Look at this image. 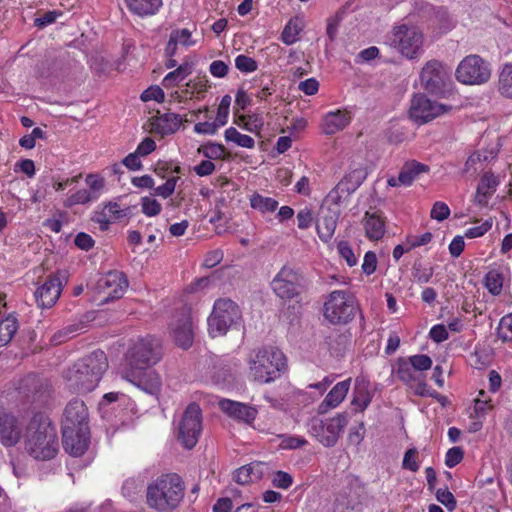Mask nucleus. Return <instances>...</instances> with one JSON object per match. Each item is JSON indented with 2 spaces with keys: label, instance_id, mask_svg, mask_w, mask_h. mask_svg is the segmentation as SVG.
<instances>
[{
  "label": "nucleus",
  "instance_id": "1",
  "mask_svg": "<svg viewBox=\"0 0 512 512\" xmlns=\"http://www.w3.org/2000/svg\"><path fill=\"white\" fill-rule=\"evenodd\" d=\"M26 452L35 460L49 461L59 452L56 426L45 414L35 413L29 420L24 434Z\"/></svg>",
  "mask_w": 512,
  "mask_h": 512
},
{
  "label": "nucleus",
  "instance_id": "2",
  "mask_svg": "<svg viewBox=\"0 0 512 512\" xmlns=\"http://www.w3.org/2000/svg\"><path fill=\"white\" fill-rule=\"evenodd\" d=\"M107 368L106 354L101 350H95L68 367L63 372V379L71 392L84 394L98 386Z\"/></svg>",
  "mask_w": 512,
  "mask_h": 512
},
{
  "label": "nucleus",
  "instance_id": "3",
  "mask_svg": "<svg viewBox=\"0 0 512 512\" xmlns=\"http://www.w3.org/2000/svg\"><path fill=\"white\" fill-rule=\"evenodd\" d=\"M184 495L185 484L178 474H162L148 484L146 503L158 512H171L180 505Z\"/></svg>",
  "mask_w": 512,
  "mask_h": 512
},
{
  "label": "nucleus",
  "instance_id": "4",
  "mask_svg": "<svg viewBox=\"0 0 512 512\" xmlns=\"http://www.w3.org/2000/svg\"><path fill=\"white\" fill-rule=\"evenodd\" d=\"M287 370V359L276 347L254 350L248 359V379L259 384H268L278 379Z\"/></svg>",
  "mask_w": 512,
  "mask_h": 512
},
{
  "label": "nucleus",
  "instance_id": "5",
  "mask_svg": "<svg viewBox=\"0 0 512 512\" xmlns=\"http://www.w3.org/2000/svg\"><path fill=\"white\" fill-rule=\"evenodd\" d=\"M358 308L355 296L347 290L330 292L323 303V316L332 325L350 323Z\"/></svg>",
  "mask_w": 512,
  "mask_h": 512
},
{
  "label": "nucleus",
  "instance_id": "6",
  "mask_svg": "<svg viewBox=\"0 0 512 512\" xmlns=\"http://www.w3.org/2000/svg\"><path fill=\"white\" fill-rule=\"evenodd\" d=\"M240 319L241 310L237 303L229 298L217 299L207 319L209 335L213 338L224 336Z\"/></svg>",
  "mask_w": 512,
  "mask_h": 512
},
{
  "label": "nucleus",
  "instance_id": "7",
  "mask_svg": "<svg viewBox=\"0 0 512 512\" xmlns=\"http://www.w3.org/2000/svg\"><path fill=\"white\" fill-rule=\"evenodd\" d=\"M348 423L346 413H337L335 416L322 419L312 417L306 424L307 432L325 447H333Z\"/></svg>",
  "mask_w": 512,
  "mask_h": 512
},
{
  "label": "nucleus",
  "instance_id": "8",
  "mask_svg": "<svg viewBox=\"0 0 512 512\" xmlns=\"http://www.w3.org/2000/svg\"><path fill=\"white\" fill-rule=\"evenodd\" d=\"M275 295L283 301L298 299L305 289L303 274L289 265H284L271 281Z\"/></svg>",
  "mask_w": 512,
  "mask_h": 512
},
{
  "label": "nucleus",
  "instance_id": "9",
  "mask_svg": "<svg viewBox=\"0 0 512 512\" xmlns=\"http://www.w3.org/2000/svg\"><path fill=\"white\" fill-rule=\"evenodd\" d=\"M161 345L158 339L147 336L138 339L127 351L128 369L150 367L161 359Z\"/></svg>",
  "mask_w": 512,
  "mask_h": 512
},
{
  "label": "nucleus",
  "instance_id": "10",
  "mask_svg": "<svg viewBox=\"0 0 512 512\" xmlns=\"http://www.w3.org/2000/svg\"><path fill=\"white\" fill-rule=\"evenodd\" d=\"M202 433V411L200 406L190 403L178 424L177 438L184 448L192 449L196 446Z\"/></svg>",
  "mask_w": 512,
  "mask_h": 512
},
{
  "label": "nucleus",
  "instance_id": "11",
  "mask_svg": "<svg viewBox=\"0 0 512 512\" xmlns=\"http://www.w3.org/2000/svg\"><path fill=\"white\" fill-rule=\"evenodd\" d=\"M456 79L467 85L486 83L491 77L489 63L478 55L466 56L458 65Z\"/></svg>",
  "mask_w": 512,
  "mask_h": 512
},
{
  "label": "nucleus",
  "instance_id": "12",
  "mask_svg": "<svg viewBox=\"0 0 512 512\" xmlns=\"http://www.w3.org/2000/svg\"><path fill=\"white\" fill-rule=\"evenodd\" d=\"M392 44L403 56L415 59L422 52L423 33L415 26H397L393 30Z\"/></svg>",
  "mask_w": 512,
  "mask_h": 512
},
{
  "label": "nucleus",
  "instance_id": "13",
  "mask_svg": "<svg viewBox=\"0 0 512 512\" xmlns=\"http://www.w3.org/2000/svg\"><path fill=\"white\" fill-rule=\"evenodd\" d=\"M395 375L398 380L403 382L414 394L420 397L437 398L438 392L432 390L426 382V377L420 374L404 357L398 358L396 362Z\"/></svg>",
  "mask_w": 512,
  "mask_h": 512
},
{
  "label": "nucleus",
  "instance_id": "14",
  "mask_svg": "<svg viewBox=\"0 0 512 512\" xmlns=\"http://www.w3.org/2000/svg\"><path fill=\"white\" fill-rule=\"evenodd\" d=\"M452 110L451 105L432 101L424 94H416L412 98L409 115L418 125H422Z\"/></svg>",
  "mask_w": 512,
  "mask_h": 512
},
{
  "label": "nucleus",
  "instance_id": "15",
  "mask_svg": "<svg viewBox=\"0 0 512 512\" xmlns=\"http://www.w3.org/2000/svg\"><path fill=\"white\" fill-rule=\"evenodd\" d=\"M127 287V278L120 271H109L97 281V292L101 296V302L103 303L121 298Z\"/></svg>",
  "mask_w": 512,
  "mask_h": 512
},
{
  "label": "nucleus",
  "instance_id": "16",
  "mask_svg": "<svg viewBox=\"0 0 512 512\" xmlns=\"http://www.w3.org/2000/svg\"><path fill=\"white\" fill-rule=\"evenodd\" d=\"M171 333L175 343L183 348L191 347L194 339V327L191 316V308L184 306L175 314L170 323Z\"/></svg>",
  "mask_w": 512,
  "mask_h": 512
},
{
  "label": "nucleus",
  "instance_id": "17",
  "mask_svg": "<svg viewBox=\"0 0 512 512\" xmlns=\"http://www.w3.org/2000/svg\"><path fill=\"white\" fill-rule=\"evenodd\" d=\"M449 79V70L438 60L428 61L420 73V81L424 89L430 93H438Z\"/></svg>",
  "mask_w": 512,
  "mask_h": 512
},
{
  "label": "nucleus",
  "instance_id": "18",
  "mask_svg": "<svg viewBox=\"0 0 512 512\" xmlns=\"http://www.w3.org/2000/svg\"><path fill=\"white\" fill-rule=\"evenodd\" d=\"M62 445L66 453L82 456L89 445V427H62Z\"/></svg>",
  "mask_w": 512,
  "mask_h": 512
},
{
  "label": "nucleus",
  "instance_id": "19",
  "mask_svg": "<svg viewBox=\"0 0 512 512\" xmlns=\"http://www.w3.org/2000/svg\"><path fill=\"white\" fill-rule=\"evenodd\" d=\"M124 378L150 395H157L162 387L159 374L149 367L128 369Z\"/></svg>",
  "mask_w": 512,
  "mask_h": 512
},
{
  "label": "nucleus",
  "instance_id": "20",
  "mask_svg": "<svg viewBox=\"0 0 512 512\" xmlns=\"http://www.w3.org/2000/svg\"><path fill=\"white\" fill-rule=\"evenodd\" d=\"M23 436V422L14 414L0 410V443L5 447L15 446Z\"/></svg>",
  "mask_w": 512,
  "mask_h": 512
},
{
  "label": "nucleus",
  "instance_id": "21",
  "mask_svg": "<svg viewBox=\"0 0 512 512\" xmlns=\"http://www.w3.org/2000/svg\"><path fill=\"white\" fill-rule=\"evenodd\" d=\"M62 292V283L58 276L50 275L36 289L34 297L38 307L51 308L59 299Z\"/></svg>",
  "mask_w": 512,
  "mask_h": 512
},
{
  "label": "nucleus",
  "instance_id": "22",
  "mask_svg": "<svg viewBox=\"0 0 512 512\" xmlns=\"http://www.w3.org/2000/svg\"><path fill=\"white\" fill-rule=\"evenodd\" d=\"M429 171L430 167L428 165L417 160H408L403 164L398 177H390L387 184L391 187L411 186L420 175Z\"/></svg>",
  "mask_w": 512,
  "mask_h": 512
},
{
  "label": "nucleus",
  "instance_id": "23",
  "mask_svg": "<svg viewBox=\"0 0 512 512\" xmlns=\"http://www.w3.org/2000/svg\"><path fill=\"white\" fill-rule=\"evenodd\" d=\"M351 121V113L346 109L329 111L322 118L321 130L323 134L331 136L344 130Z\"/></svg>",
  "mask_w": 512,
  "mask_h": 512
},
{
  "label": "nucleus",
  "instance_id": "24",
  "mask_svg": "<svg viewBox=\"0 0 512 512\" xmlns=\"http://www.w3.org/2000/svg\"><path fill=\"white\" fill-rule=\"evenodd\" d=\"M127 214L128 208L122 209L117 202H108L103 205L101 210L94 212L91 220L99 224L101 231H106L111 223L119 221Z\"/></svg>",
  "mask_w": 512,
  "mask_h": 512
},
{
  "label": "nucleus",
  "instance_id": "25",
  "mask_svg": "<svg viewBox=\"0 0 512 512\" xmlns=\"http://www.w3.org/2000/svg\"><path fill=\"white\" fill-rule=\"evenodd\" d=\"M350 385L351 378L340 381L336 385H334L332 389L328 392L326 397L318 405L317 413L319 415H324L328 413L331 409L338 407L346 398L347 393L350 389Z\"/></svg>",
  "mask_w": 512,
  "mask_h": 512
},
{
  "label": "nucleus",
  "instance_id": "26",
  "mask_svg": "<svg viewBox=\"0 0 512 512\" xmlns=\"http://www.w3.org/2000/svg\"><path fill=\"white\" fill-rule=\"evenodd\" d=\"M63 426L89 427L88 409L83 400L75 398L66 405Z\"/></svg>",
  "mask_w": 512,
  "mask_h": 512
},
{
  "label": "nucleus",
  "instance_id": "27",
  "mask_svg": "<svg viewBox=\"0 0 512 512\" xmlns=\"http://www.w3.org/2000/svg\"><path fill=\"white\" fill-rule=\"evenodd\" d=\"M365 236L370 241L381 240L386 233V217L381 211H366L363 217Z\"/></svg>",
  "mask_w": 512,
  "mask_h": 512
},
{
  "label": "nucleus",
  "instance_id": "28",
  "mask_svg": "<svg viewBox=\"0 0 512 512\" xmlns=\"http://www.w3.org/2000/svg\"><path fill=\"white\" fill-rule=\"evenodd\" d=\"M219 406L228 416L246 423L253 422L257 416L255 408L241 402L223 399L219 402Z\"/></svg>",
  "mask_w": 512,
  "mask_h": 512
},
{
  "label": "nucleus",
  "instance_id": "29",
  "mask_svg": "<svg viewBox=\"0 0 512 512\" xmlns=\"http://www.w3.org/2000/svg\"><path fill=\"white\" fill-rule=\"evenodd\" d=\"M498 185L499 180L493 173H484L478 183L476 193L474 195V203L481 208L487 207L489 200L496 192Z\"/></svg>",
  "mask_w": 512,
  "mask_h": 512
},
{
  "label": "nucleus",
  "instance_id": "30",
  "mask_svg": "<svg viewBox=\"0 0 512 512\" xmlns=\"http://www.w3.org/2000/svg\"><path fill=\"white\" fill-rule=\"evenodd\" d=\"M182 124V118L176 113H164L151 119V129L161 136L175 133Z\"/></svg>",
  "mask_w": 512,
  "mask_h": 512
},
{
  "label": "nucleus",
  "instance_id": "31",
  "mask_svg": "<svg viewBox=\"0 0 512 512\" xmlns=\"http://www.w3.org/2000/svg\"><path fill=\"white\" fill-rule=\"evenodd\" d=\"M128 11L139 17L153 16L162 7V0H124Z\"/></svg>",
  "mask_w": 512,
  "mask_h": 512
},
{
  "label": "nucleus",
  "instance_id": "32",
  "mask_svg": "<svg viewBox=\"0 0 512 512\" xmlns=\"http://www.w3.org/2000/svg\"><path fill=\"white\" fill-rule=\"evenodd\" d=\"M340 211H330L327 215L322 216L316 224L317 234L320 240L328 243L337 228Z\"/></svg>",
  "mask_w": 512,
  "mask_h": 512
},
{
  "label": "nucleus",
  "instance_id": "33",
  "mask_svg": "<svg viewBox=\"0 0 512 512\" xmlns=\"http://www.w3.org/2000/svg\"><path fill=\"white\" fill-rule=\"evenodd\" d=\"M506 269L496 266L489 269L484 277V286L493 296H498L503 290Z\"/></svg>",
  "mask_w": 512,
  "mask_h": 512
},
{
  "label": "nucleus",
  "instance_id": "34",
  "mask_svg": "<svg viewBox=\"0 0 512 512\" xmlns=\"http://www.w3.org/2000/svg\"><path fill=\"white\" fill-rule=\"evenodd\" d=\"M497 92L503 98L512 100V61L504 63L499 70Z\"/></svg>",
  "mask_w": 512,
  "mask_h": 512
},
{
  "label": "nucleus",
  "instance_id": "35",
  "mask_svg": "<svg viewBox=\"0 0 512 512\" xmlns=\"http://www.w3.org/2000/svg\"><path fill=\"white\" fill-rule=\"evenodd\" d=\"M193 70V64L185 61L175 70L169 72L162 80V86L166 89L177 86L181 81L188 77Z\"/></svg>",
  "mask_w": 512,
  "mask_h": 512
},
{
  "label": "nucleus",
  "instance_id": "36",
  "mask_svg": "<svg viewBox=\"0 0 512 512\" xmlns=\"http://www.w3.org/2000/svg\"><path fill=\"white\" fill-rule=\"evenodd\" d=\"M192 114L197 118L200 114H204V118L207 119L204 122H198L194 125V132L197 134L215 135L218 129L222 127L216 120L213 122L209 121L212 119V116L210 115V110L207 106L193 111Z\"/></svg>",
  "mask_w": 512,
  "mask_h": 512
},
{
  "label": "nucleus",
  "instance_id": "37",
  "mask_svg": "<svg viewBox=\"0 0 512 512\" xmlns=\"http://www.w3.org/2000/svg\"><path fill=\"white\" fill-rule=\"evenodd\" d=\"M373 394L369 389V383H357L354 389L352 405L356 406L357 410L363 412L370 405Z\"/></svg>",
  "mask_w": 512,
  "mask_h": 512
},
{
  "label": "nucleus",
  "instance_id": "38",
  "mask_svg": "<svg viewBox=\"0 0 512 512\" xmlns=\"http://www.w3.org/2000/svg\"><path fill=\"white\" fill-rule=\"evenodd\" d=\"M249 203L251 208L259 211L262 214L271 213L278 208V201L271 197H266L258 192H253L249 196Z\"/></svg>",
  "mask_w": 512,
  "mask_h": 512
},
{
  "label": "nucleus",
  "instance_id": "39",
  "mask_svg": "<svg viewBox=\"0 0 512 512\" xmlns=\"http://www.w3.org/2000/svg\"><path fill=\"white\" fill-rule=\"evenodd\" d=\"M224 139L227 143H233L238 147L253 149L255 140L246 134L240 133L235 127H229L224 132Z\"/></svg>",
  "mask_w": 512,
  "mask_h": 512
},
{
  "label": "nucleus",
  "instance_id": "40",
  "mask_svg": "<svg viewBox=\"0 0 512 512\" xmlns=\"http://www.w3.org/2000/svg\"><path fill=\"white\" fill-rule=\"evenodd\" d=\"M18 330V320L9 315L0 321V347L7 345Z\"/></svg>",
  "mask_w": 512,
  "mask_h": 512
},
{
  "label": "nucleus",
  "instance_id": "41",
  "mask_svg": "<svg viewBox=\"0 0 512 512\" xmlns=\"http://www.w3.org/2000/svg\"><path fill=\"white\" fill-rule=\"evenodd\" d=\"M301 31V21L298 18H292L285 25L281 33V41L286 45H292L298 41Z\"/></svg>",
  "mask_w": 512,
  "mask_h": 512
},
{
  "label": "nucleus",
  "instance_id": "42",
  "mask_svg": "<svg viewBox=\"0 0 512 512\" xmlns=\"http://www.w3.org/2000/svg\"><path fill=\"white\" fill-rule=\"evenodd\" d=\"M98 198V194H93L87 189H80L77 190L75 193L71 194L69 197H67V199L64 202V206L70 208L75 205H84L92 201H95Z\"/></svg>",
  "mask_w": 512,
  "mask_h": 512
},
{
  "label": "nucleus",
  "instance_id": "43",
  "mask_svg": "<svg viewBox=\"0 0 512 512\" xmlns=\"http://www.w3.org/2000/svg\"><path fill=\"white\" fill-rule=\"evenodd\" d=\"M198 153L202 154L207 159H220L224 160L226 158V148L224 145L220 143L208 142L204 145H201L198 148Z\"/></svg>",
  "mask_w": 512,
  "mask_h": 512
},
{
  "label": "nucleus",
  "instance_id": "44",
  "mask_svg": "<svg viewBox=\"0 0 512 512\" xmlns=\"http://www.w3.org/2000/svg\"><path fill=\"white\" fill-rule=\"evenodd\" d=\"M484 395L485 391L481 390L474 400L473 411L470 414L471 418L484 419L487 413L493 409L491 400L485 399Z\"/></svg>",
  "mask_w": 512,
  "mask_h": 512
},
{
  "label": "nucleus",
  "instance_id": "45",
  "mask_svg": "<svg viewBox=\"0 0 512 512\" xmlns=\"http://www.w3.org/2000/svg\"><path fill=\"white\" fill-rule=\"evenodd\" d=\"M240 121H244V124H241L240 122H236V124L241 127L242 129L250 132L255 133L259 135L261 133V130L263 128V119L257 114L252 115H240L239 116Z\"/></svg>",
  "mask_w": 512,
  "mask_h": 512
},
{
  "label": "nucleus",
  "instance_id": "46",
  "mask_svg": "<svg viewBox=\"0 0 512 512\" xmlns=\"http://www.w3.org/2000/svg\"><path fill=\"white\" fill-rule=\"evenodd\" d=\"M406 360L420 374H423V372L431 369L432 364H433L431 357L426 354L411 355V356L407 357Z\"/></svg>",
  "mask_w": 512,
  "mask_h": 512
},
{
  "label": "nucleus",
  "instance_id": "47",
  "mask_svg": "<svg viewBox=\"0 0 512 512\" xmlns=\"http://www.w3.org/2000/svg\"><path fill=\"white\" fill-rule=\"evenodd\" d=\"M497 336L503 342L512 341V313L503 316L500 319Z\"/></svg>",
  "mask_w": 512,
  "mask_h": 512
},
{
  "label": "nucleus",
  "instance_id": "48",
  "mask_svg": "<svg viewBox=\"0 0 512 512\" xmlns=\"http://www.w3.org/2000/svg\"><path fill=\"white\" fill-rule=\"evenodd\" d=\"M170 36L178 45L184 47H191L196 44V41L192 39L191 31L187 28L174 29L170 33Z\"/></svg>",
  "mask_w": 512,
  "mask_h": 512
},
{
  "label": "nucleus",
  "instance_id": "49",
  "mask_svg": "<svg viewBox=\"0 0 512 512\" xmlns=\"http://www.w3.org/2000/svg\"><path fill=\"white\" fill-rule=\"evenodd\" d=\"M235 67L242 73H252L258 69V63L254 58L240 54L235 58Z\"/></svg>",
  "mask_w": 512,
  "mask_h": 512
},
{
  "label": "nucleus",
  "instance_id": "50",
  "mask_svg": "<svg viewBox=\"0 0 512 512\" xmlns=\"http://www.w3.org/2000/svg\"><path fill=\"white\" fill-rule=\"evenodd\" d=\"M337 251L342 259H344L349 267H353L357 264L358 259L347 241H340L337 244Z\"/></svg>",
  "mask_w": 512,
  "mask_h": 512
},
{
  "label": "nucleus",
  "instance_id": "51",
  "mask_svg": "<svg viewBox=\"0 0 512 512\" xmlns=\"http://www.w3.org/2000/svg\"><path fill=\"white\" fill-rule=\"evenodd\" d=\"M433 21L440 29L445 31L452 27L449 13L444 7L433 8Z\"/></svg>",
  "mask_w": 512,
  "mask_h": 512
},
{
  "label": "nucleus",
  "instance_id": "52",
  "mask_svg": "<svg viewBox=\"0 0 512 512\" xmlns=\"http://www.w3.org/2000/svg\"><path fill=\"white\" fill-rule=\"evenodd\" d=\"M232 98L230 95H224L217 108V114L215 120L221 125H226L229 116V110Z\"/></svg>",
  "mask_w": 512,
  "mask_h": 512
},
{
  "label": "nucleus",
  "instance_id": "53",
  "mask_svg": "<svg viewBox=\"0 0 512 512\" xmlns=\"http://www.w3.org/2000/svg\"><path fill=\"white\" fill-rule=\"evenodd\" d=\"M141 208L142 212L148 217L156 216L162 210L161 204L156 199L148 196L141 198Z\"/></svg>",
  "mask_w": 512,
  "mask_h": 512
},
{
  "label": "nucleus",
  "instance_id": "54",
  "mask_svg": "<svg viewBox=\"0 0 512 512\" xmlns=\"http://www.w3.org/2000/svg\"><path fill=\"white\" fill-rule=\"evenodd\" d=\"M435 496L438 502L444 505L448 511H453L456 508L457 502L454 495L448 490V488H439L435 492Z\"/></svg>",
  "mask_w": 512,
  "mask_h": 512
},
{
  "label": "nucleus",
  "instance_id": "55",
  "mask_svg": "<svg viewBox=\"0 0 512 512\" xmlns=\"http://www.w3.org/2000/svg\"><path fill=\"white\" fill-rule=\"evenodd\" d=\"M140 99L143 102H148V101L153 100L158 103H162L165 100V94H164L163 89L160 86L153 85L141 93Z\"/></svg>",
  "mask_w": 512,
  "mask_h": 512
},
{
  "label": "nucleus",
  "instance_id": "56",
  "mask_svg": "<svg viewBox=\"0 0 512 512\" xmlns=\"http://www.w3.org/2000/svg\"><path fill=\"white\" fill-rule=\"evenodd\" d=\"M433 239V235L430 232H425L421 235H407L405 238V245L409 246V249H415L430 243Z\"/></svg>",
  "mask_w": 512,
  "mask_h": 512
},
{
  "label": "nucleus",
  "instance_id": "57",
  "mask_svg": "<svg viewBox=\"0 0 512 512\" xmlns=\"http://www.w3.org/2000/svg\"><path fill=\"white\" fill-rule=\"evenodd\" d=\"M179 177L172 176L166 180V182L156 188H154V195L160 196L164 199L170 197L176 188V184Z\"/></svg>",
  "mask_w": 512,
  "mask_h": 512
},
{
  "label": "nucleus",
  "instance_id": "58",
  "mask_svg": "<svg viewBox=\"0 0 512 512\" xmlns=\"http://www.w3.org/2000/svg\"><path fill=\"white\" fill-rule=\"evenodd\" d=\"M349 195V189L346 188V183L341 180L327 195V200L332 204L340 205L342 203L343 194Z\"/></svg>",
  "mask_w": 512,
  "mask_h": 512
},
{
  "label": "nucleus",
  "instance_id": "59",
  "mask_svg": "<svg viewBox=\"0 0 512 512\" xmlns=\"http://www.w3.org/2000/svg\"><path fill=\"white\" fill-rule=\"evenodd\" d=\"M450 215V208L442 201H437L433 204L430 211V217L439 222L444 221Z\"/></svg>",
  "mask_w": 512,
  "mask_h": 512
},
{
  "label": "nucleus",
  "instance_id": "60",
  "mask_svg": "<svg viewBox=\"0 0 512 512\" xmlns=\"http://www.w3.org/2000/svg\"><path fill=\"white\" fill-rule=\"evenodd\" d=\"M464 458V451L461 447L455 446L450 448L445 455V465L453 468L458 465Z\"/></svg>",
  "mask_w": 512,
  "mask_h": 512
},
{
  "label": "nucleus",
  "instance_id": "61",
  "mask_svg": "<svg viewBox=\"0 0 512 512\" xmlns=\"http://www.w3.org/2000/svg\"><path fill=\"white\" fill-rule=\"evenodd\" d=\"M418 451L416 448L408 449L403 458L402 466L404 469L410 470L412 472H417L419 470V463L417 462Z\"/></svg>",
  "mask_w": 512,
  "mask_h": 512
},
{
  "label": "nucleus",
  "instance_id": "62",
  "mask_svg": "<svg viewBox=\"0 0 512 512\" xmlns=\"http://www.w3.org/2000/svg\"><path fill=\"white\" fill-rule=\"evenodd\" d=\"M186 86L191 90L192 94H204L210 87L209 81L206 76L197 77L196 79L189 80Z\"/></svg>",
  "mask_w": 512,
  "mask_h": 512
},
{
  "label": "nucleus",
  "instance_id": "63",
  "mask_svg": "<svg viewBox=\"0 0 512 512\" xmlns=\"http://www.w3.org/2000/svg\"><path fill=\"white\" fill-rule=\"evenodd\" d=\"M272 484L276 488L288 489L293 484V477L284 471H277L272 478Z\"/></svg>",
  "mask_w": 512,
  "mask_h": 512
},
{
  "label": "nucleus",
  "instance_id": "64",
  "mask_svg": "<svg viewBox=\"0 0 512 512\" xmlns=\"http://www.w3.org/2000/svg\"><path fill=\"white\" fill-rule=\"evenodd\" d=\"M63 13L61 11L52 10L47 11L43 15L37 17L34 21L35 26L39 28H44L52 23H54L59 17H61Z\"/></svg>",
  "mask_w": 512,
  "mask_h": 512
}]
</instances>
